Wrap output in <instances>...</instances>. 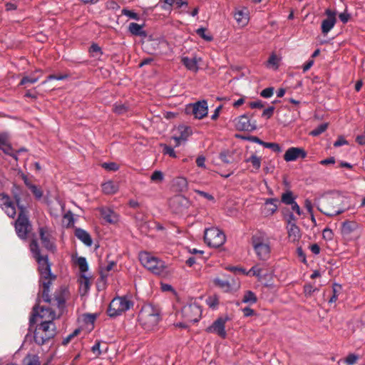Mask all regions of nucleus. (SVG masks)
Instances as JSON below:
<instances>
[{
	"label": "nucleus",
	"instance_id": "nucleus-1",
	"mask_svg": "<svg viewBox=\"0 0 365 365\" xmlns=\"http://www.w3.org/2000/svg\"><path fill=\"white\" fill-rule=\"evenodd\" d=\"M30 250L38 264L40 274V290L38 294H41V297L45 302L50 303L51 301L49 294L50 287L52 284L53 280L55 279L56 276L51 273V264L48 262V255L41 254V250L36 240H33L31 242Z\"/></svg>",
	"mask_w": 365,
	"mask_h": 365
},
{
	"label": "nucleus",
	"instance_id": "nucleus-2",
	"mask_svg": "<svg viewBox=\"0 0 365 365\" xmlns=\"http://www.w3.org/2000/svg\"><path fill=\"white\" fill-rule=\"evenodd\" d=\"M251 244L257 258L267 262L271 257L272 243L269 235L263 231H257L251 237Z\"/></svg>",
	"mask_w": 365,
	"mask_h": 365
},
{
	"label": "nucleus",
	"instance_id": "nucleus-3",
	"mask_svg": "<svg viewBox=\"0 0 365 365\" xmlns=\"http://www.w3.org/2000/svg\"><path fill=\"white\" fill-rule=\"evenodd\" d=\"M14 197L19 209V213L17 220L14 222L16 232L18 237L22 240L27 237L28 233L31 230V225L28 217L25 214V207L21 204V190L16 186H14L12 190Z\"/></svg>",
	"mask_w": 365,
	"mask_h": 365
},
{
	"label": "nucleus",
	"instance_id": "nucleus-4",
	"mask_svg": "<svg viewBox=\"0 0 365 365\" xmlns=\"http://www.w3.org/2000/svg\"><path fill=\"white\" fill-rule=\"evenodd\" d=\"M343 197L341 195L327 196L324 198L319 210L327 216L334 217L344 212L347 208L341 205Z\"/></svg>",
	"mask_w": 365,
	"mask_h": 365
},
{
	"label": "nucleus",
	"instance_id": "nucleus-5",
	"mask_svg": "<svg viewBox=\"0 0 365 365\" xmlns=\"http://www.w3.org/2000/svg\"><path fill=\"white\" fill-rule=\"evenodd\" d=\"M139 259L142 265L152 273L157 275H164L166 272V266L164 261L154 257L147 252H140Z\"/></svg>",
	"mask_w": 365,
	"mask_h": 365
},
{
	"label": "nucleus",
	"instance_id": "nucleus-6",
	"mask_svg": "<svg viewBox=\"0 0 365 365\" xmlns=\"http://www.w3.org/2000/svg\"><path fill=\"white\" fill-rule=\"evenodd\" d=\"M139 317L145 328L151 329L159 322L160 312L157 307L149 304L143 307L140 312Z\"/></svg>",
	"mask_w": 365,
	"mask_h": 365
},
{
	"label": "nucleus",
	"instance_id": "nucleus-7",
	"mask_svg": "<svg viewBox=\"0 0 365 365\" xmlns=\"http://www.w3.org/2000/svg\"><path fill=\"white\" fill-rule=\"evenodd\" d=\"M133 306V302L128 297H116L110 302L107 313L109 317H115L129 310Z\"/></svg>",
	"mask_w": 365,
	"mask_h": 365
},
{
	"label": "nucleus",
	"instance_id": "nucleus-8",
	"mask_svg": "<svg viewBox=\"0 0 365 365\" xmlns=\"http://www.w3.org/2000/svg\"><path fill=\"white\" fill-rule=\"evenodd\" d=\"M204 240L208 246L219 247L226 241L225 233L217 227L207 228L204 232Z\"/></svg>",
	"mask_w": 365,
	"mask_h": 365
},
{
	"label": "nucleus",
	"instance_id": "nucleus-9",
	"mask_svg": "<svg viewBox=\"0 0 365 365\" xmlns=\"http://www.w3.org/2000/svg\"><path fill=\"white\" fill-rule=\"evenodd\" d=\"M181 314L185 321L195 323L201 318L202 309L195 302L187 304L182 308Z\"/></svg>",
	"mask_w": 365,
	"mask_h": 365
},
{
	"label": "nucleus",
	"instance_id": "nucleus-10",
	"mask_svg": "<svg viewBox=\"0 0 365 365\" xmlns=\"http://www.w3.org/2000/svg\"><path fill=\"white\" fill-rule=\"evenodd\" d=\"M230 320L228 315L219 317L213 323L205 329L207 333L215 334L222 339L227 337L225 324Z\"/></svg>",
	"mask_w": 365,
	"mask_h": 365
},
{
	"label": "nucleus",
	"instance_id": "nucleus-11",
	"mask_svg": "<svg viewBox=\"0 0 365 365\" xmlns=\"http://www.w3.org/2000/svg\"><path fill=\"white\" fill-rule=\"evenodd\" d=\"M38 309L39 307L38 306H34L33 308L32 315L29 319L30 327L35 324L36 318L37 317L44 319L45 320L49 319L50 317H52V320L56 318V314L51 308L41 307L40 311Z\"/></svg>",
	"mask_w": 365,
	"mask_h": 365
},
{
	"label": "nucleus",
	"instance_id": "nucleus-12",
	"mask_svg": "<svg viewBox=\"0 0 365 365\" xmlns=\"http://www.w3.org/2000/svg\"><path fill=\"white\" fill-rule=\"evenodd\" d=\"M175 135L172 137L175 142V147L180 146L185 143L188 138L192 134V128L190 126L180 125L175 130Z\"/></svg>",
	"mask_w": 365,
	"mask_h": 365
},
{
	"label": "nucleus",
	"instance_id": "nucleus-13",
	"mask_svg": "<svg viewBox=\"0 0 365 365\" xmlns=\"http://www.w3.org/2000/svg\"><path fill=\"white\" fill-rule=\"evenodd\" d=\"M327 18L322 22L321 29L324 35H327L335 26L336 23V13L329 9L325 10Z\"/></svg>",
	"mask_w": 365,
	"mask_h": 365
},
{
	"label": "nucleus",
	"instance_id": "nucleus-14",
	"mask_svg": "<svg viewBox=\"0 0 365 365\" xmlns=\"http://www.w3.org/2000/svg\"><path fill=\"white\" fill-rule=\"evenodd\" d=\"M192 109V113L195 118L202 119L207 115L208 107L206 101H200L193 104H190L187 110Z\"/></svg>",
	"mask_w": 365,
	"mask_h": 365
},
{
	"label": "nucleus",
	"instance_id": "nucleus-15",
	"mask_svg": "<svg viewBox=\"0 0 365 365\" xmlns=\"http://www.w3.org/2000/svg\"><path fill=\"white\" fill-rule=\"evenodd\" d=\"M0 207L11 218H14L16 214L14 202L7 195L0 194Z\"/></svg>",
	"mask_w": 365,
	"mask_h": 365
},
{
	"label": "nucleus",
	"instance_id": "nucleus-16",
	"mask_svg": "<svg viewBox=\"0 0 365 365\" xmlns=\"http://www.w3.org/2000/svg\"><path fill=\"white\" fill-rule=\"evenodd\" d=\"M307 152L302 148L291 147L288 148L284 155V159L286 162L295 161L299 158H305Z\"/></svg>",
	"mask_w": 365,
	"mask_h": 365
},
{
	"label": "nucleus",
	"instance_id": "nucleus-17",
	"mask_svg": "<svg viewBox=\"0 0 365 365\" xmlns=\"http://www.w3.org/2000/svg\"><path fill=\"white\" fill-rule=\"evenodd\" d=\"M359 225L355 221L346 220L342 222L341 225V235L344 237L350 238L352 234L356 233V237L360 235Z\"/></svg>",
	"mask_w": 365,
	"mask_h": 365
},
{
	"label": "nucleus",
	"instance_id": "nucleus-18",
	"mask_svg": "<svg viewBox=\"0 0 365 365\" xmlns=\"http://www.w3.org/2000/svg\"><path fill=\"white\" fill-rule=\"evenodd\" d=\"M52 320V317L49 319L41 321L36 327L41 329L44 332V335L48 338H53L56 334V325Z\"/></svg>",
	"mask_w": 365,
	"mask_h": 365
},
{
	"label": "nucleus",
	"instance_id": "nucleus-19",
	"mask_svg": "<svg viewBox=\"0 0 365 365\" xmlns=\"http://www.w3.org/2000/svg\"><path fill=\"white\" fill-rule=\"evenodd\" d=\"M235 126L239 130L252 131L255 130L256 125L250 123L247 115H242L235 120Z\"/></svg>",
	"mask_w": 365,
	"mask_h": 365
},
{
	"label": "nucleus",
	"instance_id": "nucleus-20",
	"mask_svg": "<svg viewBox=\"0 0 365 365\" xmlns=\"http://www.w3.org/2000/svg\"><path fill=\"white\" fill-rule=\"evenodd\" d=\"M101 217L109 224H115L119 220L118 215L108 207H101L98 208Z\"/></svg>",
	"mask_w": 365,
	"mask_h": 365
},
{
	"label": "nucleus",
	"instance_id": "nucleus-21",
	"mask_svg": "<svg viewBox=\"0 0 365 365\" xmlns=\"http://www.w3.org/2000/svg\"><path fill=\"white\" fill-rule=\"evenodd\" d=\"M39 235L43 246L48 250H52L54 248V245L53 242L51 241V235L48 232L46 227H40Z\"/></svg>",
	"mask_w": 365,
	"mask_h": 365
},
{
	"label": "nucleus",
	"instance_id": "nucleus-22",
	"mask_svg": "<svg viewBox=\"0 0 365 365\" xmlns=\"http://www.w3.org/2000/svg\"><path fill=\"white\" fill-rule=\"evenodd\" d=\"M200 60V58L197 59L196 57L190 58L187 56H183L181 58V62L187 70L196 73L199 70L198 61Z\"/></svg>",
	"mask_w": 365,
	"mask_h": 365
},
{
	"label": "nucleus",
	"instance_id": "nucleus-23",
	"mask_svg": "<svg viewBox=\"0 0 365 365\" xmlns=\"http://www.w3.org/2000/svg\"><path fill=\"white\" fill-rule=\"evenodd\" d=\"M75 236L86 246H91L93 243L91 237L86 230L81 228H76L75 230Z\"/></svg>",
	"mask_w": 365,
	"mask_h": 365
},
{
	"label": "nucleus",
	"instance_id": "nucleus-24",
	"mask_svg": "<svg viewBox=\"0 0 365 365\" xmlns=\"http://www.w3.org/2000/svg\"><path fill=\"white\" fill-rule=\"evenodd\" d=\"M287 232L288 237L292 242L298 241L301 238L300 230L296 223H289V226H287Z\"/></svg>",
	"mask_w": 365,
	"mask_h": 365
},
{
	"label": "nucleus",
	"instance_id": "nucleus-25",
	"mask_svg": "<svg viewBox=\"0 0 365 365\" xmlns=\"http://www.w3.org/2000/svg\"><path fill=\"white\" fill-rule=\"evenodd\" d=\"M277 200L276 198H269L266 200L263 208V212L265 215L269 216L273 215L277 210Z\"/></svg>",
	"mask_w": 365,
	"mask_h": 365
},
{
	"label": "nucleus",
	"instance_id": "nucleus-26",
	"mask_svg": "<svg viewBox=\"0 0 365 365\" xmlns=\"http://www.w3.org/2000/svg\"><path fill=\"white\" fill-rule=\"evenodd\" d=\"M128 30L132 35L135 36L145 37L147 36L146 31L143 30V25H140L135 22L130 23Z\"/></svg>",
	"mask_w": 365,
	"mask_h": 365
},
{
	"label": "nucleus",
	"instance_id": "nucleus-27",
	"mask_svg": "<svg viewBox=\"0 0 365 365\" xmlns=\"http://www.w3.org/2000/svg\"><path fill=\"white\" fill-rule=\"evenodd\" d=\"M234 18L238 24L245 26L248 22V14L246 9H237L234 13Z\"/></svg>",
	"mask_w": 365,
	"mask_h": 365
},
{
	"label": "nucleus",
	"instance_id": "nucleus-28",
	"mask_svg": "<svg viewBox=\"0 0 365 365\" xmlns=\"http://www.w3.org/2000/svg\"><path fill=\"white\" fill-rule=\"evenodd\" d=\"M102 190L106 195H113L118 192V185L113 181L109 180L102 184Z\"/></svg>",
	"mask_w": 365,
	"mask_h": 365
},
{
	"label": "nucleus",
	"instance_id": "nucleus-29",
	"mask_svg": "<svg viewBox=\"0 0 365 365\" xmlns=\"http://www.w3.org/2000/svg\"><path fill=\"white\" fill-rule=\"evenodd\" d=\"M34 341L38 345H43L48 342L52 338H48L44 335V332L41 329L36 327L34 331Z\"/></svg>",
	"mask_w": 365,
	"mask_h": 365
},
{
	"label": "nucleus",
	"instance_id": "nucleus-30",
	"mask_svg": "<svg viewBox=\"0 0 365 365\" xmlns=\"http://www.w3.org/2000/svg\"><path fill=\"white\" fill-rule=\"evenodd\" d=\"M280 61V57L277 56L275 53H272L267 61L266 66L269 68L277 70Z\"/></svg>",
	"mask_w": 365,
	"mask_h": 365
},
{
	"label": "nucleus",
	"instance_id": "nucleus-31",
	"mask_svg": "<svg viewBox=\"0 0 365 365\" xmlns=\"http://www.w3.org/2000/svg\"><path fill=\"white\" fill-rule=\"evenodd\" d=\"M257 301V298L255 294L253 292L249 290L245 292L242 302L245 304H255Z\"/></svg>",
	"mask_w": 365,
	"mask_h": 365
},
{
	"label": "nucleus",
	"instance_id": "nucleus-32",
	"mask_svg": "<svg viewBox=\"0 0 365 365\" xmlns=\"http://www.w3.org/2000/svg\"><path fill=\"white\" fill-rule=\"evenodd\" d=\"M76 264L78 266L81 274H85L88 270V264L86 257H79L76 259Z\"/></svg>",
	"mask_w": 365,
	"mask_h": 365
},
{
	"label": "nucleus",
	"instance_id": "nucleus-33",
	"mask_svg": "<svg viewBox=\"0 0 365 365\" xmlns=\"http://www.w3.org/2000/svg\"><path fill=\"white\" fill-rule=\"evenodd\" d=\"M23 365H40L37 355L28 354L23 360Z\"/></svg>",
	"mask_w": 365,
	"mask_h": 365
},
{
	"label": "nucleus",
	"instance_id": "nucleus-34",
	"mask_svg": "<svg viewBox=\"0 0 365 365\" xmlns=\"http://www.w3.org/2000/svg\"><path fill=\"white\" fill-rule=\"evenodd\" d=\"M281 201L285 205H290L295 202V197H294L292 191L287 190L282 193Z\"/></svg>",
	"mask_w": 365,
	"mask_h": 365
},
{
	"label": "nucleus",
	"instance_id": "nucleus-35",
	"mask_svg": "<svg viewBox=\"0 0 365 365\" xmlns=\"http://www.w3.org/2000/svg\"><path fill=\"white\" fill-rule=\"evenodd\" d=\"M205 302L210 308L216 309L219 304V298L215 294L210 295L205 299Z\"/></svg>",
	"mask_w": 365,
	"mask_h": 365
},
{
	"label": "nucleus",
	"instance_id": "nucleus-36",
	"mask_svg": "<svg viewBox=\"0 0 365 365\" xmlns=\"http://www.w3.org/2000/svg\"><path fill=\"white\" fill-rule=\"evenodd\" d=\"M245 162L251 163L256 170H259L261 167V158L256 155H252L249 158L245 160Z\"/></svg>",
	"mask_w": 365,
	"mask_h": 365
},
{
	"label": "nucleus",
	"instance_id": "nucleus-37",
	"mask_svg": "<svg viewBox=\"0 0 365 365\" xmlns=\"http://www.w3.org/2000/svg\"><path fill=\"white\" fill-rule=\"evenodd\" d=\"M213 282L216 286L219 287L220 288L225 291H229L230 289L231 286L227 280H224L218 277H216L213 279Z\"/></svg>",
	"mask_w": 365,
	"mask_h": 365
},
{
	"label": "nucleus",
	"instance_id": "nucleus-38",
	"mask_svg": "<svg viewBox=\"0 0 365 365\" xmlns=\"http://www.w3.org/2000/svg\"><path fill=\"white\" fill-rule=\"evenodd\" d=\"M116 263L113 261L110 262L106 267L101 268V277L103 279L107 278L108 272L111 271Z\"/></svg>",
	"mask_w": 365,
	"mask_h": 365
},
{
	"label": "nucleus",
	"instance_id": "nucleus-39",
	"mask_svg": "<svg viewBox=\"0 0 365 365\" xmlns=\"http://www.w3.org/2000/svg\"><path fill=\"white\" fill-rule=\"evenodd\" d=\"M341 287L340 284L334 283L332 286L333 294L329 300V303L331 304L335 302L338 299V295Z\"/></svg>",
	"mask_w": 365,
	"mask_h": 365
},
{
	"label": "nucleus",
	"instance_id": "nucleus-40",
	"mask_svg": "<svg viewBox=\"0 0 365 365\" xmlns=\"http://www.w3.org/2000/svg\"><path fill=\"white\" fill-rule=\"evenodd\" d=\"M113 110L115 113L122 115L128 111V106L123 103H115L113 106Z\"/></svg>",
	"mask_w": 365,
	"mask_h": 365
},
{
	"label": "nucleus",
	"instance_id": "nucleus-41",
	"mask_svg": "<svg viewBox=\"0 0 365 365\" xmlns=\"http://www.w3.org/2000/svg\"><path fill=\"white\" fill-rule=\"evenodd\" d=\"M197 34L206 41H211L212 36L210 34H206V29L205 28H199L196 30Z\"/></svg>",
	"mask_w": 365,
	"mask_h": 365
},
{
	"label": "nucleus",
	"instance_id": "nucleus-42",
	"mask_svg": "<svg viewBox=\"0 0 365 365\" xmlns=\"http://www.w3.org/2000/svg\"><path fill=\"white\" fill-rule=\"evenodd\" d=\"M317 291H319V289L311 284H307L304 286V293L306 297H311Z\"/></svg>",
	"mask_w": 365,
	"mask_h": 365
},
{
	"label": "nucleus",
	"instance_id": "nucleus-43",
	"mask_svg": "<svg viewBox=\"0 0 365 365\" xmlns=\"http://www.w3.org/2000/svg\"><path fill=\"white\" fill-rule=\"evenodd\" d=\"M160 146L163 148V152L165 155H168L172 158H176V154L173 147L165 144H161Z\"/></svg>",
	"mask_w": 365,
	"mask_h": 365
},
{
	"label": "nucleus",
	"instance_id": "nucleus-44",
	"mask_svg": "<svg viewBox=\"0 0 365 365\" xmlns=\"http://www.w3.org/2000/svg\"><path fill=\"white\" fill-rule=\"evenodd\" d=\"M327 128V123H322L319 125H318L316 128H314L311 132V135L313 136H317L322 133H324Z\"/></svg>",
	"mask_w": 365,
	"mask_h": 365
},
{
	"label": "nucleus",
	"instance_id": "nucleus-45",
	"mask_svg": "<svg viewBox=\"0 0 365 365\" xmlns=\"http://www.w3.org/2000/svg\"><path fill=\"white\" fill-rule=\"evenodd\" d=\"M220 159L225 163L230 164L232 162V156L227 151L220 153Z\"/></svg>",
	"mask_w": 365,
	"mask_h": 365
},
{
	"label": "nucleus",
	"instance_id": "nucleus-46",
	"mask_svg": "<svg viewBox=\"0 0 365 365\" xmlns=\"http://www.w3.org/2000/svg\"><path fill=\"white\" fill-rule=\"evenodd\" d=\"M150 179L153 182H161L164 179L163 173L160 170H155L151 175Z\"/></svg>",
	"mask_w": 365,
	"mask_h": 365
},
{
	"label": "nucleus",
	"instance_id": "nucleus-47",
	"mask_svg": "<svg viewBox=\"0 0 365 365\" xmlns=\"http://www.w3.org/2000/svg\"><path fill=\"white\" fill-rule=\"evenodd\" d=\"M29 189L32 192V193L34 195L35 197L37 200L41 199L43 196V192L41 190V188H39L35 185H33L32 186H30V188Z\"/></svg>",
	"mask_w": 365,
	"mask_h": 365
},
{
	"label": "nucleus",
	"instance_id": "nucleus-48",
	"mask_svg": "<svg viewBox=\"0 0 365 365\" xmlns=\"http://www.w3.org/2000/svg\"><path fill=\"white\" fill-rule=\"evenodd\" d=\"M122 14L130 19H135L137 21L139 20V15L131 10L123 9L122 10Z\"/></svg>",
	"mask_w": 365,
	"mask_h": 365
},
{
	"label": "nucleus",
	"instance_id": "nucleus-49",
	"mask_svg": "<svg viewBox=\"0 0 365 365\" xmlns=\"http://www.w3.org/2000/svg\"><path fill=\"white\" fill-rule=\"evenodd\" d=\"M261 274L262 269L258 266H253L248 272H247L246 275H252L260 277Z\"/></svg>",
	"mask_w": 365,
	"mask_h": 365
},
{
	"label": "nucleus",
	"instance_id": "nucleus-50",
	"mask_svg": "<svg viewBox=\"0 0 365 365\" xmlns=\"http://www.w3.org/2000/svg\"><path fill=\"white\" fill-rule=\"evenodd\" d=\"M264 148H270L275 153H280L282 151L281 147L279 144L275 143H265Z\"/></svg>",
	"mask_w": 365,
	"mask_h": 365
},
{
	"label": "nucleus",
	"instance_id": "nucleus-51",
	"mask_svg": "<svg viewBox=\"0 0 365 365\" xmlns=\"http://www.w3.org/2000/svg\"><path fill=\"white\" fill-rule=\"evenodd\" d=\"M80 333V329H77L74 330L71 334H68L66 337H65L62 341L63 345H67L71 339L77 336Z\"/></svg>",
	"mask_w": 365,
	"mask_h": 365
},
{
	"label": "nucleus",
	"instance_id": "nucleus-52",
	"mask_svg": "<svg viewBox=\"0 0 365 365\" xmlns=\"http://www.w3.org/2000/svg\"><path fill=\"white\" fill-rule=\"evenodd\" d=\"M38 80V77L24 76L20 81V85H25L26 83H35Z\"/></svg>",
	"mask_w": 365,
	"mask_h": 365
},
{
	"label": "nucleus",
	"instance_id": "nucleus-53",
	"mask_svg": "<svg viewBox=\"0 0 365 365\" xmlns=\"http://www.w3.org/2000/svg\"><path fill=\"white\" fill-rule=\"evenodd\" d=\"M102 167L107 170L115 171L118 170V165L115 163H103Z\"/></svg>",
	"mask_w": 365,
	"mask_h": 365
},
{
	"label": "nucleus",
	"instance_id": "nucleus-54",
	"mask_svg": "<svg viewBox=\"0 0 365 365\" xmlns=\"http://www.w3.org/2000/svg\"><path fill=\"white\" fill-rule=\"evenodd\" d=\"M274 93V88L269 87L262 91L260 95L263 98H269L273 96Z\"/></svg>",
	"mask_w": 365,
	"mask_h": 365
},
{
	"label": "nucleus",
	"instance_id": "nucleus-55",
	"mask_svg": "<svg viewBox=\"0 0 365 365\" xmlns=\"http://www.w3.org/2000/svg\"><path fill=\"white\" fill-rule=\"evenodd\" d=\"M323 237L326 240H331L333 239V232L331 229L326 227L322 232Z\"/></svg>",
	"mask_w": 365,
	"mask_h": 365
},
{
	"label": "nucleus",
	"instance_id": "nucleus-56",
	"mask_svg": "<svg viewBox=\"0 0 365 365\" xmlns=\"http://www.w3.org/2000/svg\"><path fill=\"white\" fill-rule=\"evenodd\" d=\"M1 150H2L4 153L12 156L16 160H17V156L15 153H14L13 148H11V146L10 145L7 144L4 147L1 148Z\"/></svg>",
	"mask_w": 365,
	"mask_h": 365
},
{
	"label": "nucleus",
	"instance_id": "nucleus-57",
	"mask_svg": "<svg viewBox=\"0 0 365 365\" xmlns=\"http://www.w3.org/2000/svg\"><path fill=\"white\" fill-rule=\"evenodd\" d=\"M358 359V356L354 354H351L348 355V356L345 359V362L348 365H352L356 362Z\"/></svg>",
	"mask_w": 365,
	"mask_h": 365
},
{
	"label": "nucleus",
	"instance_id": "nucleus-58",
	"mask_svg": "<svg viewBox=\"0 0 365 365\" xmlns=\"http://www.w3.org/2000/svg\"><path fill=\"white\" fill-rule=\"evenodd\" d=\"M274 106H269L267 108L264 109L262 116L265 117L267 118H269L274 113Z\"/></svg>",
	"mask_w": 365,
	"mask_h": 365
},
{
	"label": "nucleus",
	"instance_id": "nucleus-59",
	"mask_svg": "<svg viewBox=\"0 0 365 365\" xmlns=\"http://www.w3.org/2000/svg\"><path fill=\"white\" fill-rule=\"evenodd\" d=\"M339 18L343 24H346L350 19V14L347 12L346 10H345L344 12L339 15Z\"/></svg>",
	"mask_w": 365,
	"mask_h": 365
},
{
	"label": "nucleus",
	"instance_id": "nucleus-60",
	"mask_svg": "<svg viewBox=\"0 0 365 365\" xmlns=\"http://www.w3.org/2000/svg\"><path fill=\"white\" fill-rule=\"evenodd\" d=\"M63 218L68 221V225H72L74 222L73 215L70 210L63 215Z\"/></svg>",
	"mask_w": 365,
	"mask_h": 365
},
{
	"label": "nucleus",
	"instance_id": "nucleus-61",
	"mask_svg": "<svg viewBox=\"0 0 365 365\" xmlns=\"http://www.w3.org/2000/svg\"><path fill=\"white\" fill-rule=\"evenodd\" d=\"M175 0H164L163 4L161 6L162 9L165 11H170Z\"/></svg>",
	"mask_w": 365,
	"mask_h": 365
},
{
	"label": "nucleus",
	"instance_id": "nucleus-62",
	"mask_svg": "<svg viewBox=\"0 0 365 365\" xmlns=\"http://www.w3.org/2000/svg\"><path fill=\"white\" fill-rule=\"evenodd\" d=\"M348 144V142L341 136L339 137L338 139L334 143V147H340L344 145Z\"/></svg>",
	"mask_w": 365,
	"mask_h": 365
},
{
	"label": "nucleus",
	"instance_id": "nucleus-63",
	"mask_svg": "<svg viewBox=\"0 0 365 365\" xmlns=\"http://www.w3.org/2000/svg\"><path fill=\"white\" fill-rule=\"evenodd\" d=\"M304 207L307 209V212L311 215H312L313 206H312V201L310 200H309V199L305 200V201H304Z\"/></svg>",
	"mask_w": 365,
	"mask_h": 365
},
{
	"label": "nucleus",
	"instance_id": "nucleus-64",
	"mask_svg": "<svg viewBox=\"0 0 365 365\" xmlns=\"http://www.w3.org/2000/svg\"><path fill=\"white\" fill-rule=\"evenodd\" d=\"M196 164L200 168H205V158L202 155L198 156L196 159Z\"/></svg>",
	"mask_w": 365,
	"mask_h": 365
}]
</instances>
